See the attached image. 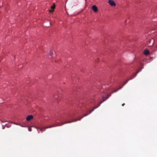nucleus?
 Segmentation results:
<instances>
[{"mask_svg":"<svg viewBox=\"0 0 157 157\" xmlns=\"http://www.w3.org/2000/svg\"><path fill=\"white\" fill-rule=\"evenodd\" d=\"M95 109H94V107L93 109L89 111V113H90L91 112H92Z\"/></svg>","mask_w":157,"mask_h":157,"instance_id":"17","label":"nucleus"},{"mask_svg":"<svg viewBox=\"0 0 157 157\" xmlns=\"http://www.w3.org/2000/svg\"><path fill=\"white\" fill-rule=\"evenodd\" d=\"M72 122V121H68L65 122L63 123H60L58 122V123H57L56 124H55L48 126L46 128H51L52 127H56V126H61L64 124H67L68 123H71V122Z\"/></svg>","mask_w":157,"mask_h":157,"instance_id":"1","label":"nucleus"},{"mask_svg":"<svg viewBox=\"0 0 157 157\" xmlns=\"http://www.w3.org/2000/svg\"><path fill=\"white\" fill-rule=\"evenodd\" d=\"M149 42L150 43H152V45H153V43L154 42V39H152L151 40L149 41Z\"/></svg>","mask_w":157,"mask_h":157,"instance_id":"11","label":"nucleus"},{"mask_svg":"<svg viewBox=\"0 0 157 157\" xmlns=\"http://www.w3.org/2000/svg\"><path fill=\"white\" fill-rule=\"evenodd\" d=\"M139 72V71H138L135 73L134 74L132 75V76L134 78V77H136L137 75V74H138V73Z\"/></svg>","mask_w":157,"mask_h":157,"instance_id":"10","label":"nucleus"},{"mask_svg":"<svg viewBox=\"0 0 157 157\" xmlns=\"http://www.w3.org/2000/svg\"><path fill=\"white\" fill-rule=\"evenodd\" d=\"M14 124H17V125H18L17 124H16V123H14Z\"/></svg>","mask_w":157,"mask_h":157,"instance_id":"26","label":"nucleus"},{"mask_svg":"<svg viewBox=\"0 0 157 157\" xmlns=\"http://www.w3.org/2000/svg\"><path fill=\"white\" fill-rule=\"evenodd\" d=\"M33 117L32 115H29V116H28L26 118V120L27 121H30L31 120L33 119Z\"/></svg>","mask_w":157,"mask_h":157,"instance_id":"3","label":"nucleus"},{"mask_svg":"<svg viewBox=\"0 0 157 157\" xmlns=\"http://www.w3.org/2000/svg\"><path fill=\"white\" fill-rule=\"evenodd\" d=\"M50 13H52L54 10H49Z\"/></svg>","mask_w":157,"mask_h":157,"instance_id":"20","label":"nucleus"},{"mask_svg":"<svg viewBox=\"0 0 157 157\" xmlns=\"http://www.w3.org/2000/svg\"><path fill=\"white\" fill-rule=\"evenodd\" d=\"M133 78H134L133 77H132V75L129 78L128 80V81H129V80L132 79Z\"/></svg>","mask_w":157,"mask_h":157,"instance_id":"16","label":"nucleus"},{"mask_svg":"<svg viewBox=\"0 0 157 157\" xmlns=\"http://www.w3.org/2000/svg\"><path fill=\"white\" fill-rule=\"evenodd\" d=\"M89 114V113H86V114H84V115H83V117H85V116H87V115H88Z\"/></svg>","mask_w":157,"mask_h":157,"instance_id":"15","label":"nucleus"},{"mask_svg":"<svg viewBox=\"0 0 157 157\" xmlns=\"http://www.w3.org/2000/svg\"><path fill=\"white\" fill-rule=\"evenodd\" d=\"M95 13H97L98 10H94Z\"/></svg>","mask_w":157,"mask_h":157,"instance_id":"23","label":"nucleus"},{"mask_svg":"<svg viewBox=\"0 0 157 157\" xmlns=\"http://www.w3.org/2000/svg\"><path fill=\"white\" fill-rule=\"evenodd\" d=\"M111 96V94H108L107 96L105 98H103V99L104 100V101H105L107 99H108L110 96Z\"/></svg>","mask_w":157,"mask_h":157,"instance_id":"6","label":"nucleus"},{"mask_svg":"<svg viewBox=\"0 0 157 157\" xmlns=\"http://www.w3.org/2000/svg\"><path fill=\"white\" fill-rule=\"evenodd\" d=\"M95 109H94V107L93 109L89 111V113H90L91 112H92Z\"/></svg>","mask_w":157,"mask_h":157,"instance_id":"18","label":"nucleus"},{"mask_svg":"<svg viewBox=\"0 0 157 157\" xmlns=\"http://www.w3.org/2000/svg\"><path fill=\"white\" fill-rule=\"evenodd\" d=\"M49 54L51 56H52V55L53 54L52 52L51 51H50V53H49Z\"/></svg>","mask_w":157,"mask_h":157,"instance_id":"19","label":"nucleus"},{"mask_svg":"<svg viewBox=\"0 0 157 157\" xmlns=\"http://www.w3.org/2000/svg\"><path fill=\"white\" fill-rule=\"evenodd\" d=\"M128 80H127L124 82V83H123L122 85V86H121V87H123L124 85L128 81Z\"/></svg>","mask_w":157,"mask_h":157,"instance_id":"13","label":"nucleus"},{"mask_svg":"<svg viewBox=\"0 0 157 157\" xmlns=\"http://www.w3.org/2000/svg\"><path fill=\"white\" fill-rule=\"evenodd\" d=\"M55 5L54 4L52 6H51V8L52 10H53L55 9Z\"/></svg>","mask_w":157,"mask_h":157,"instance_id":"12","label":"nucleus"},{"mask_svg":"<svg viewBox=\"0 0 157 157\" xmlns=\"http://www.w3.org/2000/svg\"><path fill=\"white\" fill-rule=\"evenodd\" d=\"M149 53L148 50L145 49L144 51V54L146 55H147Z\"/></svg>","mask_w":157,"mask_h":157,"instance_id":"7","label":"nucleus"},{"mask_svg":"<svg viewBox=\"0 0 157 157\" xmlns=\"http://www.w3.org/2000/svg\"><path fill=\"white\" fill-rule=\"evenodd\" d=\"M108 3L112 6H115L116 4L113 0H109Z\"/></svg>","mask_w":157,"mask_h":157,"instance_id":"2","label":"nucleus"},{"mask_svg":"<svg viewBox=\"0 0 157 157\" xmlns=\"http://www.w3.org/2000/svg\"><path fill=\"white\" fill-rule=\"evenodd\" d=\"M47 127H43L42 128H41L40 127H36V128L37 129H39L40 130V131L41 132H43V131H44V130H45V129H47V128H46Z\"/></svg>","mask_w":157,"mask_h":157,"instance_id":"4","label":"nucleus"},{"mask_svg":"<svg viewBox=\"0 0 157 157\" xmlns=\"http://www.w3.org/2000/svg\"><path fill=\"white\" fill-rule=\"evenodd\" d=\"M92 10H97V7L95 5L93 6L92 7Z\"/></svg>","mask_w":157,"mask_h":157,"instance_id":"9","label":"nucleus"},{"mask_svg":"<svg viewBox=\"0 0 157 157\" xmlns=\"http://www.w3.org/2000/svg\"><path fill=\"white\" fill-rule=\"evenodd\" d=\"M28 130L29 131H32V129L31 128H28Z\"/></svg>","mask_w":157,"mask_h":157,"instance_id":"22","label":"nucleus"},{"mask_svg":"<svg viewBox=\"0 0 157 157\" xmlns=\"http://www.w3.org/2000/svg\"><path fill=\"white\" fill-rule=\"evenodd\" d=\"M66 12L67 13V11L66 10Z\"/></svg>","mask_w":157,"mask_h":157,"instance_id":"27","label":"nucleus"},{"mask_svg":"<svg viewBox=\"0 0 157 157\" xmlns=\"http://www.w3.org/2000/svg\"><path fill=\"white\" fill-rule=\"evenodd\" d=\"M141 69H142L141 68L139 70H138V71H141Z\"/></svg>","mask_w":157,"mask_h":157,"instance_id":"24","label":"nucleus"},{"mask_svg":"<svg viewBox=\"0 0 157 157\" xmlns=\"http://www.w3.org/2000/svg\"><path fill=\"white\" fill-rule=\"evenodd\" d=\"M124 105H125V104H124V103H123V104H122V106H123Z\"/></svg>","mask_w":157,"mask_h":157,"instance_id":"25","label":"nucleus"},{"mask_svg":"<svg viewBox=\"0 0 157 157\" xmlns=\"http://www.w3.org/2000/svg\"><path fill=\"white\" fill-rule=\"evenodd\" d=\"M83 117V116L82 117H78V118L77 119H74L73 121H72V122H75L77 121H80L81 120V119Z\"/></svg>","mask_w":157,"mask_h":157,"instance_id":"5","label":"nucleus"},{"mask_svg":"<svg viewBox=\"0 0 157 157\" xmlns=\"http://www.w3.org/2000/svg\"><path fill=\"white\" fill-rule=\"evenodd\" d=\"M100 105V104H98L95 106L94 107V109H96Z\"/></svg>","mask_w":157,"mask_h":157,"instance_id":"14","label":"nucleus"},{"mask_svg":"<svg viewBox=\"0 0 157 157\" xmlns=\"http://www.w3.org/2000/svg\"><path fill=\"white\" fill-rule=\"evenodd\" d=\"M104 101H104V100L103 99V101H101L99 103H98L99 104H100V105L102 103H103V102H104Z\"/></svg>","mask_w":157,"mask_h":157,"instance_id":"21","label":"nucleus"},{"mask_svg":"<svg viewBox=\"0 0 157 157\" xmlns=\"http://www.w3.org/2000/svg\"><path fill=\"white\" fill-rule=\"evenodd\" d=\"M122 88V87H120V88H119V89H118L117 90H114L113 91H112L111 93H110V94H113V93H115V92H117L118 90L121 89V88Z\"/></svg>","mask_w":157,"mask_h":157,"instance_id":"8","label":"nucleus"},{"mask_svg":"<svg viewBox=\"0 0 157 157\" xmlns=\"http://www.w3.org/2000/svg\"><path fill=\"white\" fill-rule=\"evenodd\" d=\"M85 2H86V0H85Z\"/></svg>","mask_w":157,"mask_h":157,"instance_id":"28","label":"nucleus"}]
</instances>
